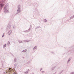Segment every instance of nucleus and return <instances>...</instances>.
I'll return each mask as SVG.
<instances>
[{
	"mask_svg": "<svg viewBox=\"0 0 74 74\" xmlns=\"http://www.w3.org/2000/svg\"><path fill=\"white\" fill-rule=\"evenodd\" d=\"M37 46H35L34 47L33 49V51H34V50L37 49Z\"/></svg>",
	"mask_w": 74,
	"mask_h": 74,
	"instance_id": "8",
	"label": "nucleus"
},
{
	"mask_svg": "<svg viewBox=\"0 0 74 74\" xmlns=\"http://www.w3.org/2000/svg\"><path fill=\"white\" fill-rule=\"evenodd\" d=\"M4 37V35H3L2 36V37Z\"/></svg>",
	"mask_w": 74,
	"mask_h": 74,
	"instance_id": "24",
	"label": "nucleus"
},
{
	"mask_svg": "<svg viewBox=\"0 0 74 74\" xmlns=\"http://www.w3.org/2000/svg\"><path fill=\"white\" fill-rule=\"evenodd\" d=\"M38 28H40V27H38Z\"/></svg>",
	"mask_w": 74,
	"mask_h": 74,
	"instance_id": "31",
	"label": "nucleus"
},
{
	"mask_svg": "<svg viewBox=\"0 0 74 74\" xmlns=\"http://www.w3.org/2000/svg\"><path fill=\"white\" fill-rule=\"evenodd\" d=\"M10 44V42L9 41H8V45H9Z\"/></svg>",
	"mask_w": 74,
	"mask_h": 74,
	"instance_id": "18",
	"label": "nucleus"
},
{
	"mask_svg": "<svg viewBox=\"0 0 74 74\" xmlns=\"http://www.w3.org/2000/svg\"><path fill=\"white\" fill-rule=\"evenodd\" d=\"M52 53H53V52H52Z\"/></svg>",
	"mask_w": 74,
	"mask_h": 74,
	"instance_id": "32",
	"label": "nucleus"
},
{
	"mask_svg": "<svg viewBox=\"0 0 74 74\" xmlns=\"http://www.w3.org/2000/svg\"><path fill=\"white\" fill-rule=\"evenodd\" d=\"M29 28H32V25H30V27Z\"/></svg>",
	"mask_w": 74,
	"mask_h": 74,
	"instance_id": "23",
	"label": "nucleus"
},
{
	"mask_svg": "<svg viewBox=\"0 0 74 74\" xmlns=\"http://www.w3.org/2000/svg\"><path fill=\"white\" fill-rule=\"evenodd\" d=\"M0 6H1V8L2 7H3V6H4V4L3 3H1Z\"/></svg>",
	"mask_w": 74,
	"mask_h": 74,
	"instance_id": "10",
	"label": "nucleus"
},
{
	"mask_svg": "<svg viewBox=\"0 0 74 74\" xmlns=\"http://www.w3.org/2000/svg\"><path fill=\"white\" fill-rule=\"evenodd\" d=\"M18 65V63H16L14 65V68H16L17 67V65Z\"/></svg>",
	"mask_w": 74,
	"mask_h": 74,
	"instance_id": "5",
	"label": "nucleus"
},
{
	"mask_svg": "<svg viewBox=\"0 0 74 74\" xmlns=\"http://www.w3.org/2000/svg\"><path fill=\"white\" fill-rule=\"evenodd\" d=\"M26 51V50H24L22 51V52H25Z\"/></svg>",
	"mask_w": 74,
	"mask_h": 74,
	"instance_id": "16",
	"label": "nucleus"
},
{
	"mask_svg": "<svg viewBox=\"0 0 74 74\" xmlns=\"http://www.w3.org/2000/svg\"><path fill=\"white\" fill-rule=\"evenodd\" d=\"M18 10H17V14H19L21 12V5H18Z\"/></svg>",
	"mask_w": 74,
	"mask_h": 74,
	"instance_id": "2",
	"label": "nucleus"
},
{
	"mask_svg": "<svg viewBox=\"0 0 74 74\" xmlns=\"http://www.w3.org/2000/svg\"><path fill=\"white\" fill-rule=\"evenodd\" d=\"M53 74H56V72L55 73H53Z\"/></svg>",
	"mask_w": 74,
	"mask_h": 74,
	"instance_id": "27",
	"label": "nucleus"
},
{
	"mask_svg": "<svg viewBox=\"0 0 74 74\" xmlns=\"http://www.w3.org/2000/svg\"><path fill=\"white\" fill-rule=\"evenodd\" d=\"M8 10V6L7 5H6L4 8L3 12H4V13L9 12V11Z\"/></svg>",
	"mask_w": 74,
	"mask_h": 74,
	"instance_id": "1",
	"label": "nucleus"
},
{
	"mask_svg": "<svg viewBox=\"0 0 74 74\" xmlns=\"http://www.w3.org/2000/svg\"><path fill=\"white\" fill-rule=\"evenodd\" d=\"M29 30H30V29L29 28V29L27 30H26V31H23V32H29Z\"/></svg>",
	"mask_w": 74,
	"mask_h": 74,
	"instance_id": "9",
	"label": "nucleus"
},
{
	"mask_svg": "<svg viewBox=\"0 0 74 74\" xmlns=\"http://www.w3.org/2000/svg\"><path fill=\"white\" fill-rule=\"evenodd\" d=\"M21 1H22V0H20Z\"/></svg>",
	"mask_w": 74,
	"mask_h": 74,
	"instance_id": "35",
	"label": "nucleus"
},
{
	"mask_svg": "<svg viewBox=\"0 0 74 74\" xmlns=\"http://www.w3.org/2000/svg\"><path fill=\"white\" fill-rule=\"evenodd\" d=\"M74 17V16H72L70 18V20H71V19H73Z\"/></svg>",
	"mask_w": 74,
	"mask_h": 74,
	"instance_id": "13",
	"label": "nucleus"
},
{
	"mask_svg": "<svg viewBox=\"0 0 74 74\" xmlns=\"http://www.w3.org/2000/svg\"><path fill=\"white\" fill-rule=\"evenodd\" d=\"M18 42L19 43H23V42H22L21 41L19 40L18 41Z\"/></svg>",
	"mask_w": 74,
	"mask_h": 74,
	"instance_id": "15",
	"label": "nucleus"
},
{
	"mask_svg": "<svg viewBox=\"0 0 74 74\" xmlns=\"http://www.w3.org/2000/svg\"><path fill=\"white\" fill-rule=\"evenodd\" d=\"M11 69L10 68L8 69V70H11Z\"/></svg>",
	"mask_w": 74,
	"mask_h": 74,
	"instance_id": "26",
	"label": "nucleus"
},
{
	"mask_svg": "<svg viewBox=\"0 0 74 74\" xmlns=\"http://www.w3.org/2000/svg\"><path fill=\"white\" fill-rule=\"evenodd\" d=\"M12 33V30H10L8 31V34L10 35Z\"/></svg>",
	"mask_w": 74,
	"mask_h": 74,
	"instance_id": "3",
	"label": "nucleus"
},
{
	"mask_svg": "<svg viewBox=\"0 0 74 74\" xmlns=\"http://www.w3.org/2000/svg\"><path fill=\"white\" fill-rule=\"evenodd\" d=\"M23 58H24V57H23Z\"/></svg>",
	"mask_w": 74,
	"mask_h": 74,
	"instance_id": "34",
	"label": "nucleus"
},
{
	"mask_svg": "<svg viewBox=\"0 0 74 74\" xmlns=\"http://www.w3.org/2000/svg\"><path fill=\"white\" fill-rule=\"evenodd\" d=\"M29 72V69H28L27 70V71H26V72H25L24 73H28V72Z\"/></svg>",
	"mask_w": 74,
	"mask_h": 74,
	"instance_id": "11",
	"label": "nucleus"
},
{
	"mask_svg": "<svg viewBox=\"0 0 74 74\" xmlns=\"http://www.w3.org/2000/svg\"><path fill=\"white\" fill-rule=\"evenodd\" d=\"M30 63V61H29L28 62H27V64H28V63Z\"/></svg>",
	"mask_w": 74,
	"mask_h": 74,
	"instance_id": "22",
	"label": "nucleus"
},
{
	"mask_svg": "<svg viewBox=\"0 0 74 74\" xmlns=\"http://www.w3.org/2000/svg\"><path fill=\"white\" fill-rule=\"evenodd\" d=\"M23 41L24 42H29L30 40H23Z\"/></svg>",
	"mask_w": 74,
	"mask_h": 74,
	"instance_id": "6",
	"label": "nucleus"
},
{
	"mask_svg": "<svg viewBox=\"0 0 74 74\" xmlns=\"http://www.w3.org/2000/svg\"><path fill=\"white\" fill-rule=\"evenodd\" d=\"M55 67L52 68L51 69L52 70V71L53 70H54V69H55Z\"/></svg>",
	"mask_w": 74,
	"mask_h": 74,
	"instance_id": "19",
	"label": "nucleus"
},
{
	"mask_svg": "<svg viewBox=\"0 0 74 74\" xmlns=\"http://www.w3.org/2000/svg\"><path fill=\"white\" fill-rule=\"evenodd\" d=\"M41 70H42V68H41V69H40V71H41Z\"/></svg>",
	"mask_w": 74,
	"mask_h": 74,
	"instance_id": "29",
	"label": "nucleus"
},
{
	"mask_svg": "<svg viewBox=\"0 0 74 74\" xmlns=\"http://www.w3.org/2000/svg\"><path fill=\"white\" fill-rule=\"evenodd\" d=\"M16 58H14V62H16Z\"/></svg>",
	"mask_w": 74,
	"mask_h": 74,
	"instance_id": "14",
	"label": "nucleus"
},
{
	"mask_svg": "<svg viewBox=\"0 0 74 74\" xmlns=\"http://www.w3.org/2000/svg\"><path fill=\"white\" fill-rule=\"evenodd\" d=\"M5 47H6V44H5L3 46V48H5Z\"/></svg>",
	"mask_w": 74,
	"mask_h": 74,
	"instance_id": "12",
	"label": "nucleus"
},
{
	"mask_svg": "<svg viewBox=\"0 0 74 74\" xmlns=\"http://www.w3.org/2000/svg\"><path fill=\"white\" fill-rule=\"evenodd\" d=\"M71 58H69L68 59V61H67L68 63H69V62H70V61L71 60Z\"/></svg>",
	"mask_w": 74,
	"mask_h": 74,
	"instance_id": "7",
	"label": "nucleus"
},
{
	"mask_svg": "<svg viewBox=\"0 0 74 74\" xmlns=\"http://www.w3.org/2000/svg\"><path fill=\"white\" fill-rule=\"evenodd\" d=\"M42 73H44L45 72L44 71H42Z\"/></svg>",
	"mask_w": 74,
	"mask_h": 74,
	"instance_id": "28",
	"label": "nucleus"
},
{
	"mask_svg": "<svg viewBox=\"0 0 74 74\" xmlns=\"http://www.w3.org/2000/svg\"><path fill=\"white\" fill-rule=\"evenodd\" d=\"M36 29H37V27H36Z\"/></svg>",
	"mask_w": 74,
	"mask_h": 74,
	"instance_id": "33",
	"label": "nucleus"
},
{
	"mask_svg": "<svg viewBox=\"0 0 74 74\" xmlns=\"http://www.w3.org/2000/svg\"><path fill=\"white\" fill-rule=\"evenodd\" d=\"M44 21L45 22H47V20L46 19H45Z\"/></svg>",
	"mask_w": 74,
	"mask_h": 74,
	"instance_id": "17",
	"label": "nucleus"
},
{
	"mask_svg": "<svg viewBox=\"0 0 74 74\" xmlns=\"http://www.w3.org/2000/svg\"><path fill=\"white\" fill-rule=\"evenodd\" d=\"M14 28H15V26H14Z\"/></svg>",
	"mask_w": 74,
	"mask_h": 74,
	"instance_id": "25",
	"label": "nucleus"
},
{
	"mask_svg": "<svg viewBox=\"0 0 74 74\" xmlns=\"http://www.w3.org/2000/svg\"><path fill=\"white\" fill-rule=\"evenodd\" d=\"M63 73V71H62L61 72H60V74H62V73Z\"/></svg>",
	"mask_w": 74,
	"mask_h": 74,
	"instance_id": "21",
	"label": "nucleus"
},
{
	"mask_svg": "<svg viewBox=\"0 0 74 74\" xmlns=\"http://www.w3.org/2000/svg\"><path fill=\"white\" fill-rule=\"evenodd\" d=\"M11 25H10L8 24V26L7 27V28L8 29H11Z\"/></svg>",
	"mask_w": 74,
	"mask_h": 74,
	"instance_id": "4",
	"label": "nucleus"
},
{
	"mask_svg": "<svg viewBox=\"0 0 74 74\" xmlns=\"http://www.w3.org/2000/svg\"><path fill=\"white\" fill-rule=\"evenodd\" d=\"M4 34H5L3 33V35H4Z\"/></svg>",
	"mask_w": 74,
	"mask_h": 74,
	"instance_id": "30",
	"label": "nucleus"
},
{
	"mask_svg": "<svg viewBox=\"0 0 74 74\" xmlns=\"http://www.w3.org/2000/svg\"><path fill=\"white\" fill-rule=\"evenodd\" d=\"M12 71V70H8V72H11Z\"/></svg>",
	"mask_w": 74,
	"mask_h": 74,
	"instance_id": "20",
	"label": "nucleus"
}]
</instances>
